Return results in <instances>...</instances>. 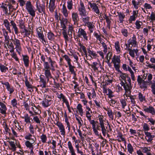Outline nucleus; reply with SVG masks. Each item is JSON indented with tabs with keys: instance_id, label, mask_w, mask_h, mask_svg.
Instances as JSON below:
<instances>
[{
	"instance_id": "obj_1",
	"label": "nucleus",
	"mask_w": 155,
	"mask_h": 155,
	"mask_svg": "<svg viewBox=\"0 0 155 155\" xmlns=\"http://www.w3.org/2000/svg\"><path fill=\"white\" fill-rule=\"evenodd\" d=\"M18 1L21 6L23 7L25 5L26 8L29 14L32 17L35 16V11L30 1H27L26 3L25 0H18Z\"/></svg>"
},
{
	"instance_id": "obj_2",
	"label": "nucleus",
	"mask_w": 155,
	"mask_h": 155,
	"mask_svg": "<svg viewBox=\"0 0 155 155\" xmlns=\"http://www.w3.org/2000/svg\"><path fill=\"white\" fill-rule=\"evenodd\" d=\"M78 10L79 15L82 17H86L88 14L86 11L84 3L82 2H80V6Z\"/></svg>"
},
{
	"instance_id": "obj_3",
	"label": "nucleus",
	"mask_w": 155,
	"mask_h": 155,
	"mask_svg": "<svg viewBox=\"0 0 155 155\" xmlns=\"http://www.w3.org/2000/svg\"><path fill=\"white\" fill-rule=\"evenodd\" d=\"M77 36L79 38H83L85 40H88V36L86 31L81 28L78 29Z\"/></svg>"
},
{
	"instance_id": "obj_4",
	"label": "nucleus",
	"mask_w": 155,
	"mask_h": 155,
	"mask_svg": "<svg viewBox=\"0 0 155 155\" xmlns=\"http://www.w3.org/2000/svg\"><path fill=\"white\" fill-rule=\"evenodd\" d=\"M55 0H50V2H46L47 7L49 9L50 11L51 12H53L55 9L56 6L55 5Z\"/></svg>"
},
{
	"instance_id": "obj_5",
	"label": "nucleus",
	"mask_w": 155,
	"mask_h": 155,
	"mask_svg": "<svg viewBox=\"0 0 155 155\" xmlns=\"http://www.w3.org/2000/svg\"><path fill=\"white\" fill-rule=\"evenodd\" d=\"M122 86H123L124 90L125 91V94H130L131 92L130 90L131 88V84H128L127 82H124L121 81L120 83Z\"/></svg>"
},
{
	"instance_id": "obj_6",
	"label": "nucleus",
	"mask_w": 155,
	"mask_h": 155,
	"mask_svg": "<svg viewBox=\"0 0 155 155\" xmlns=\"http://www.w3.org/2000/svg\"><path fill=\"white\" fill-rule=\"evenodd\" d=\"M72 19L74 22V25L77 27H78L79 16L77 13L73 12L72 13Z\"/></svg>"
},
{
	"instance_id": "obj_7",
	"label": "nucleus",
	"mask_w": 155,
	"mask_h": 155,
	"mask_svg": "<svg viewBox=\"0 0 155 155\" xmlns=\"http://www.w3.org/2000/svg\"><path fill=\"white\" fill-rule=\"evenodd\" d=\"M14 44L15 46V48L17 51L20 54V51H21V49L20 40L15 38L14 40Z\"/></svg>"
},
{
	"instance_id": "obj_8",
	"label": "nucleus",
	"mask_w": 155,
	"mask_h": 155,
	"mask_svg": "<svg viewBox=\"0 0 155 155\" xmlns=\"http://www.w3.org/2000/svg\"><path fill=\"white\" fill-rule=\"evenodd\" d=\"M88 3L91 8H92L93 11L95 12L97 14H99V10L98 9V8L96 3H92L90 2H89Z\"/></svg>"
},
{
	"instance_id": "obj_9",
	"label": "nucleus",
	"mask_w": 155,
	"mask_h": 155,
	"mask_svg": "<svg viewBox=\"0 0 155 155\" xmlns=\"http://www.w3.org/2000/svg\"><path fill=\"white\" fill-rule=\"evenodd\" d=\"M143 110L147 113H150L152 115H155V109L152 106H149L148 107H147L146 106H144Z\"/></svg>"
},
{
	"instance_id": "obj_10",
	"label": "nucleus",
	"mask_w": 155,
	"mask_h": 155,
	"mask_svg": "<svg viewBox=\"0 0 155 155\" xmlns=\"http://www.w3.org/2000/svg\"><path fill=\"white\" fill-rule=\"evenodd\" d=\"M92 68L94 71H98V69L100 68H102V66L100 63H98L97 62H93L92 64L91 65Z\"/></svg>"
},
{
	"instance_id": "obj_11",
	"label": "nucleus",
	"mask_w": 155,
	"mask_h": 155,
	"mask_svg": "<svg viewBox=\"0 0 155 155\" xmlns=\"http://www.w3.org/2000/svg\"><path fill=\"white\" fill-rule=\"evenodd\" d=\"M128 45L130 47V45H131V48H132L133 45H137L136 38V36L134 35L133 37L132 38V39H129L128 41Z\"/></svg>"
},
{
	"instance_id": "obj_12",
	"label": "nucleus",
	"mask_w": 155,
	"mask_h": 155,
	"mask_svg": "<svg viewBox=\"0 0 155 155\" xmlns=\"http://www.w3.org/2000/svg\"><path fill=\"white\" fill-rule=\"evenodd\" d=\"M57 125L58 127L61 134L62 135L64 136L65 135V131L64 127L63 124L61 123L58 122L57 124Z\"/></svg>"
},
{
	"instance_id": "obj_13",
	"label": "nucleus",
	"mask_w": 155,
	"mask_h": 155,
	"mask_svg": "<svg viewBox=\"0 0 155 155\" xmlns=\"http://www.w3.org/2000/svg\"><path fill=\"white\" fill-rule=\"evenodd\" d=\"M25 83L26 86L27 88L28 91L30 92H32L33 91V89H37V88L35 87L30 84L29 82L28 81L27 79L25 81Z\"/></svg>"
},
{
	"instance_id": "obj_14",
	"label": "nucleus",
	"mask_w": 155,
	"mask_h": 155,
	"mask_svg": "<svg viewBox=\"0 0 155 155\" xmlns=\"http://www.w3.org/2000/svg\"><path fill=\"white\" fill-rule=\"evenodd\" d=\"M0 106L1 107V108H0V113L2 114H6L7 108L5 105L3 103L0 101Z\"/></svg>"
},
{
	"instance_id": "obj_15",
	"label": "nucleus",
	"mask_w": 155,
	"mask_h": 155,
	"mask_svg": "<svg viewBox=\"0 0 155 155\" xmlns=\"http://www.w3.org/2000/svg\"><path fill=\"white\" fill-rule=\"evenodd\" d=\"M36 8L38 12L41 13L43 12H44L45 11V6L44 4H40L39 5L36 4Z\"/></svg>"
},
{
	"instance_id": "obj_16",
	"label": "nucleus",
	"mask_w": 155,
	"mask_h": 155,
	"mask_svg": "<svg viewBox=\"0 0 155 155\" xmlns=\"http://www.w3.org/2000/svg\"><path fill=\"white\" fill-rule=\"evenodd\" d=\"M44 71H45V74L46 78H47V82L49 81L50 79H52V78H53L51 75L50 72V70H44Z\"/></svg>"
},
{
	"instance_id": "obj_17",
	"label": "nucleus",
	"mask_w": 155,
	"mask_h": 155,
	"mask_svg": "<svg viewBox=\"0 0 155 155\" xmlns=\"http://www.w3.org/2000/svg\"><path fill=\"white\" fill-rule=\"evenodd\" d=\"M23 60L24 62V64L26 67H28L29 66V57L27 55H22Z\"/></svg>"
},
{
	"instance_id": "obj_18",
	"label": "nucleus",
	"mask_w": 155,
	"mask_h": 155,
	"mask_svg": "<svg viewBox=\"0 0 155 155\" xmlns=\"http://www.w3.org/2000/svg\"><path fill=\"white\" fill-rule=\"evenodd\" d=\"M101 128V131L103 135L105 136L106 134L108 132V130H107V126L105 127L104 125V123L99 124Z\"/></svg>"
},
{
	"instance_id": "obj_19",
	"label": "nucleus",
	"mask_w": 155,
	"mask_h": 155,
	"mask_svg": "<svg viewBox=\"0 0 155 155\" xmlns=\"http://www.w3.org/2000/svg\"><path fill=\"white\" fill-rule=\"evenodd\" d=\"M25 138L28 140H32L31 142L32 143H34L36 140L35 137L30 134L26 135L25 137Z\"/></svg>"
},
{
	"instance_id": "obj_20",
	"label": "nucleus",
	"mask_w": 155,
	"mask_h": 155,
	"mask_svg": "<svg viewBox=\"0 0 155 155\" xmlns=\"http://www.w3.org/2000/svg\"><path fill=\"white\" fill-rule=\"evenodd\" d=\"M68 147L71 153V155H76L74 148L70 141L68 142Z\"/></svg>"
},
{
	"instance_id": "obj_21",
	"label": "nucleus",
	"mask_w": 155,
	"mask_h": 155,
	"mask_svg": "<svg viewBox=\"0 0 155 155\" xmlns=\"http://www.w3.org/2000/svg\"><path fill=\"white\" fill-rule=\"evenodd\" d=\"M120 73L121 74L120 76V80L121 81H123V80L124 81V82H126L127 80L126 79L127 78V77H128L127 74L123 73L121 71H120Z\"/></svg>"
},
{
	"instance_id": "obj_22",
	"label": "nucleus",
	"mask_w": 155,
	"mask_h": 155,
	"mask_svg": "<svg viewBox=\"0 0 155 155\" xmlns=\"http://www.w3.org/2000/svg\"><path fill=\"white\" fill-rule=\"evenodd\" d=\"M2 84L5 85L6 86L7 90L10 92V94H11L14 91L13 89V88L10 87L9 84L8 82H5L2 83Z\"/></svg>"
},
{
	"instance_id": "obj_23",
	"label": "nucleus",
	"mask_w": 155,
	"mask_h": 155,
	"mask_svg": "<svg viewBox=\"0 0 155 155\" xmlns=\"http://www.w3.org/2000/svg\"><path fill=\"white\" fill-rule=\"evenodd\" d=\"M51 101V99H45L44 100L42 101V104L43 106L45 107H47L50 105V102Z\"/></svg>"
},
{
	"instance_id": "obj_24",
	"label": "nucleus",
	"mask_w": 155,
	"mask_h": 155,
	"mask_svg": "<svg viewBox=\"0 0 155 155\" xmlns=\"http://www.w3.org/2000/svg\"><path fill=\"white\" fill-rule=\"evenodd\" d=\"M145 134L146 135V137L148 138V139L146 138L147 141L148 142H150L152 140V138L154 137V136L152 135L150 133L147 132H145Z\"/></svg>"
},
{
	"instance_id": "obj_25",
	"label": "nucleus",
	"mask_w": 155,
	"mask_h": 155,
	"mask_svg": "<svg viewBox=\"0 0 155 155\" xmlns=\"http://www.w3.org/2000/svg\"><path fill=\"white\" fill-rule=\"evenodd\" d=\"M148 83V82L147 81H144L140 84H139L140 87L141 89H147V87Z\"/></svg>"
},
{
	"instance_id": "obj_26",
	"label": "nucleus",
	"mask_w": 155,
	"mask_h": 155,
	"mask_svg": "<svg viewBox=\"0 0 155 155\" xmlns=\"http://www.w3.org/2000/svg\"><path fill=\"white\" fill-rule=\"evenodd\" d=\"M10 23L11 25L12 26L13 28L14 29L15 34H18V28L16 26V24L12 20L11 21Z\"/></svg>"
},
{
	"instance_id": "obj_27",
	"label": "nucleus",
	"mask_w": 155,
	"mask_h": 155,
	"mask_svg": "<svg viewBox=\"0 0 155 155\" xmlns=\"http://www.w3.org/2000/svg\"><path fill=\"white\" fill-rule=\"evenodd\" d=\"M112 61L114 64H119L120 62V59L118 56L114 55L113 57Z\"/></svg>"
},
{
	"instance_id": "obj_28",
	"label": "nucleus",
	"mask_w": 155,
	"mask_h": 155,
	"mask_svg": "<svg viewBox=\"0 0 155 155\" xmlns=\"http://www.w3.org/2000/svg\"><path fill=\"white\" fill-rule=\"evenodd\" d=\"M4 24L5 26L6 27L7 30L9 31L10 33H11V31L9 26L10 24L8 21L7 19H5L4 20Z\"/></svg>"
},
{
	"instance_id": "obj_29",
	"label": "nucleus",
	"mask_w": 155,
	"mask_h": 155,
	"mask_svg": "<svg viewBox=\"0 0 155 155\" xmlns=\"http://www.w3.org/2000/svg\"><path fill=\"white\" fill-rule=\"evenodd\" d=\"M62 10V13L65 17H68V13L65 5H63Z\"/></svg>"
},
{
	"instance_id": "obj_30",
	"label": "nucleus",
	"mask_w": 155,
	"mask_h": 155,
	"mask_svg": "<svg viewBox=\"0 0 155 155\" xmlns=\"http://www.w3.org/2000/svg\"><path fill=\"white\" fill-rule=\"evenodd\" d=\"M117 13L118 14L117 15L119 17V20L120 21V22L122 23L124 21L123 19L125 17V15L124 14L121 12H117Z\"/></svg>"
},
{
	"instance_id": "obj_31",
	"label": "nucleus",
	"mask_w": 155,
	"mask_h": 155,
	"mask_svg": "<svg viewBox=\"0 0 155 155\" xmlns=\"http://www.w3.org/2000/svg\"><path fill=\"white\" fill-rule=\"evenodd\" d=\"M69 66V71L72 74H75V72L74 71V69L75 67L71 65V64H68Z\"/></svg>"
},
{
	"instance_id": "obj_32",
	"label": "nucleus",
	"mask_w": 155,
	"mask_h": 155,
	"mask_svg": "<svg viewBox=\"0 0 155 155\" xmlns=\"http://www.w3.org/2000/svg\"><path fill=\"white\" fill-rule=\"evenodd\" d=\"M125 95L127 97H129L131 99V103L133 104V106H134L135 104V98H134V96L132 95H130V94H126V93L125 94Z\"/></svg>"
},
{
	"instance_id": "obj_33",
	"label": "nucleus",
	"mask_w": 155,
	"mask_h": 155,
	"mask_svg": "<svg viewBox=\"0 0 155 155\" xmlns=\"http://www.w3.org/2000/svg\"><path fill=\"white\" fill-rule=\"evenodd\" d=\"M8 5L3 3L2 4V5L0 7L3 9V11L5 12V14H7L8 13V9L7 8Z\"/></svg>"
},
{
	"instance_id": "obj_34",
	"label": "nucleus",
	"mask_w": 155,
	"mask_h": 155,
	"mask_svg": "<svg viewBox=\"0 0 155 155\" xmlns=\"http://www.w3.org/2000/svg\"><path fill=\"white\" fill-rule=\"evenodd\" d=\"M142 150V152L143 153H147L149 152L150 151V147H143L141 148Z\"/></svg>"
},
{
	"instance_id": "obj_35",
	"label": "nucleus",
	"mask_w": 155,
	"mask_h": 155,
	"mask_svg": "<svg viewBox=\"0 0 155 155\" xmlns=\"http://www.w3.org/2000/svg\"><path fill=\"white\" fill-rule=\"evenodd\" d=\"M31 143L29 141L27 140L25 142V145L26 147L30 149L33 148V143Z\"/></svg>"
},
{
	"instance_id": "obj_36",
	"label": "nucleus",
	"mask_w": 155,
	"mask_h": 155,
	"mask_svg": "<svg viewBox=\"0 0 155 155\" xmlns=\"http://www.w3.org/2000/svg\"><path fill=\"white\" fill-rule=\"evenodd\" d=\"M8 142L9 143L11 147V149L13 151H15L16 150V147L15 146L14 142L13 141H8Z\"/></svg>"
},
{
	"instance_id": "obj_37",
	"label": "nucleus",
	"mask_w": 155,
	"mask_h": 155,
	"mask_svg": "<svg viewBox=\"0 0 155 155\" xmlns=\"http://www.w3.org/2000/svg\"><path fill=\"white\" fill-rule=\"evenodd\" d=\"M77 109L78 110V111L80 113V115L82 116H83V112L82 108V106L81 105L79 104L77 106Z\"/></svg>"
},
{
	"instance_id": "obj_38",
	"label": "nucleus",
	"mask_w": 155,
	"mask_h": 155,
	"mask_svg": "<svg viewBox=\"0 0 155 155\" xmlns=\"http://www.w3.org/2000/svg\"><path fill=\"white\" fill-rule=\"evenodd\" d=\"M40 82L43 84L40 85L41 87L43 88H45L46 87V81L45 80L41 77L40 78Z\"/></svg>"
},
{
	"instance_id": "obj_39",
	"label": "nucleus",
	"mask_w": 155,
	"mask_h": 155,
	"mask_svg": "<svg viewBox=\"0 0 155 155\" xmlns=\"http://www.w3.org/2000/svg\"><path fill=\"white\" fill-rule=\"evenodd\" d=\"M19 26L20 28L21 29H23V28H24L25 26V23L23 20L22 19H21L19 21Z\"/></svg>"
},
{
	"instance_id": "obj_40",
	"label": "nucleus",
	"mask_w": 155,
	"mask_h": 155,
	"mask_svg": "<svg viewBox=\"0 0 155 155\" xmlns=\"http://www.w3.org/2000/svg\"><path fill=\"white\" fill-rule=\"evenodd\" d=\"M150 84H151V91L153 94L155 95V81H153V83L150 81Z\"/></svg>"
},
{
	"instance_id": "obj_41",
	"label": "nucleus",
	"mask_w": 155,
	"mask_h": 155,
	"mask_svg": "<svg viewBox=\"0 0 155 155\" xmlns=\"http://www.w3.org/2000/svg\"><path fill=\"white\" fill-rule=\"evenodd\" d=\"M0 69L1 71L2 72H5L8 69L7 67H5L1 64H0Z\"/></svg>"
},
{
	"instance_id": "obj_42",
	"label": "nucleus",
	"mask_w": 155,
	"mask_h": 155,
	"mask_svg": "<svg viewBox=\"0 0 155 155\" xmlns=\"http://www.w3.org/2000/svg\"><path fill=\"white\" fill-rule=\"evenodd\" d=\"M22 118L25 119V121L26 123H31L30 118L28 114L25 115L24 117H22Z\"/></svg>"
},
{
	"instance_id": "obj_43",
	"label": "nucleus",
	"mask_w": 155,
	"mask_h": 155,
	"mask_svg": "<svg viewBox=\"0 0 155 155\" xmlns=\"http://www.w3.org/2000/svg\"><path fill=\"white\" fill-rule=\"evenodd\" d=\"M67 8L68 10H71L73 8V2L72 0L67 2Z\"/></svg>"
},
{
	"instance_id": "obj_44",
	"label": "nucleus",
	"mask_w": 155,
	"mask_h": 155,
	"mask_svg": "<svg viewBox=\"0 0 155 155\" xmlns=\"http://www.w3.org/2000/svg\"><path fill=\"white\" fill-rule=\"evenodd\" d=\"M128 151L130 153L132 154L134 151V149L130 143H129L127 146Z\"/></svg>"
},
{
	"instance_id": "obj_45",
	"label": "nucleus",
	"mask_w": 155,
	"mask_h": 155,
	"mask_svg": "<svg viewBox=\"0 0 155 155\" xmlns=\"http://www.w3.org/2000/svg\"><path fill=\"white\" fill-rule=\"evenodd\" d=\"M138 98L140 101L141 102L146 100L145 97L143 96L140 92L138 94Z\"/></svg>"
},
{
	"instance_id": "obj_46",
	"label": "nucleus",
	"mask_w": 155,
	"mask_h": 155,
	"mask_svg": "<svg viewBox=\"0 0 155 155\" xmlns=\"http://www.w3.org/2000/svg\"><path fill=\"white\" fill-rule=\"evenodd\" d=\"M142 22L140 21H137L135 22V25L137 29H139L140 28Z\"/></svg>"
},
{
	"instance_id": "obj_47",
	"label": "nucleus",
	"mask_w": 155,
	"mask_h": 155,
	"mask_svg": "<svg viewBox=\"0 0 155 155\" xmlns=\"http://www.w3.org/2000/svg\"><path fill=\"white\" fill-rule=\"evenodd\" d=\"M62 34L65 41H68V37L66 32V30H64L63 31Z\"/></svg>"
},
{
	"instance_id": "obj_48",
	"label": "nucleus",
	"mask_w": 155,
	"mask_h": 155,
	"mask_svg": "<svg viewBox=\"0 0 155 155\" xmlns=\"http://www.w3.org/2000/svg\"><path fill=\"white\" fill-rule=\"evenodd\" d=\"M8 47L10 49L9 51L10 52L12 53L14 52L15 48H14L12 42H11L10 44L8 45Z\"/></svg>"
},
{
	"instance_id": "obj_49",
	"label": "nucleus",
	"mask_w": 155,
	"mask_h": 155,
	"mask_svg": "<svg viewBox=\"0 0 155 155\" xmlns=\"http://www.w3.org/2000/svg\"><path fill=\"white\" fill-rule=\"evenodd\" d=\"M48 37V39L50 40H53L54 38V35L52 32H48L47 34Z\"/></svg>"
},
{
	"instance_id": "obj_50",
	"label": "nucleus",
	"mask_w": 155,
	"mask_h": 155,
	"mask_svg": "<svg viewBox=\"0 0 155 155\" xmlns=\"http://www.w3.org/2000/svg\"><path fill=\"white\" fill-rule=\"evenodd\" d=\"M40 138L41 139V141L42 143H45L46 142L47 137L45 135L43 134L41 136Z\"/></svg>"
},
{
	"instance_id": "obj_51",
	"label": "nucleus",
	"mask_w": 155,
	"mask_h": 155,
	"mask_svg": "<svg viewBox=\"0 0 155 155\" xmlns=\"http://www.w3.org/2000/svg\"><path fill=\"white\" fill-rule=\"evenodd\" d=\"M63 57V58H64L65 60L67 61L68 64H71V60L68 55L65 54L64 55Z\"/></svg>"
},
{
	"instance_id": "obj_52",
	"label": "nucleus",
	"mask_w": 155,
	"mask_h": 155,
	"mask_svg": "<svg viewBox=\"0 0 155 155\" xmlns=\"http://www.w3.org/2000/svg\"><path fill=\"white\" fill-rule=\"evenodd\" d=\"M143 128L145 133V132H147V131L150 130V128L148 125L146 123H144L143 124Z\"/></svg>"
},
{
	"instance_id": "obj_53",
	"label": "nucleus",
	"mask_w": 155,
	"mask_h": 155,
	"mask_svg": "<svg viewBox=\"0 0 155 155\" xmlns=\"http://www.w3.org/2000/svg\"><path fill=\"white\" fill-rule=\"evenodd\" d=\"M38 37L41 39L42 41H44L45 42V41L44 38V36L43 33V32L41 33H40L38 34Z\"/></svg>"
},
{
	"instance_id": "obj_54",
	"label": "nucleus",
	"mask_w": 155,
	"mask_h": 155,
	"mask_svg": "<svg viewBox=\"0 0 155 155\" xmlns=\"http://www.w3.org/2000/svg\"><path fill=\"white\" fill-rule=\"evenodd\" d=\"M3 35L5 37V41H8L9 40V37L8 35L7 31H5L3 33Z\"/></svg>"
},
{
	"instance_id": "obj_55",
	"label": "nucleus",
	"mask_w": 155,
	"mask_h": 155,
	"mask_svg": "<svg viewBox=\"0 0 155 155\" xmlns=\"http://www.w3.org/2000/svg\"><path fill=\"white\" fill-rule=\"evenodd\" d=\"M132 2L134 5V7L136 9H137L138 8V5H139V2H136L135 0H134L132 1Z\"/></svg>"
},
{
	"instance_id": "obj_56",
	"label": "nucleus",
	"mask_w": 155,
	"mask_h": 155,
	"mask_svg": "<svg viewBox=\"0 0 155 155\" xmlns=\"http://www.w3.org/2000/svg\"><path fill=\"white\" fill-rule=\"evenodd\" d=\"M44 70H50L51 68L50 66L48 64V63L47 62H44Z\"/></svg>"
},
{
	"instance_id": "obj_57",
	"label": "nucleus",
	"mask_w": 155,
	"mask_h": 155,
	"mask_svg": "<svg viewBox=\"0 0 155 155\" xmlns=\"http://www.w3.org/2000/svg\"><path fill=\"white\" fill-rule=\"evenodd\" d=\"M113 113L112 111L111 110H109L107 111L108 115L112 120H113L114 119V116L113 115Z\"/></svg>"
},
{
	"instance_id": "obj_58",
	"label": "nucleus",
	"mask_w": 155,
	"mask_h": 155,
	"mask_svg": "<svg viewBox=\"0 0 155 155\" xmlns=\"http://www.w3.org/2000/svg\"><path fill=\"white\" fill-rule=\"evenodd\" d=\"M90 19V17L88 16H87L86 17H83L82 18V21H83L84 22V23H85V25L87 24V23H88L89 22Z\"/></svg>"
},
{
	"instance_id": "obj_59",
	"label": "nucleus",
	"mask_w": 155,
	"mask_h": 155,
	"mask_svg": "<svg viewBox=\"0 0 155 155\" xmlns=\"http://www.w3.org/2000/svg\"><path fill=\"white\" fill-rule=\"evenodd\" d=\"M121 32L123 35L126 37L128 36L127 31L125 29H122L121 30Z\"/></svg>"
},
{
	"instance_id": "obj_60",
	"label": "nucleus",
	"mask_w": 155,
	"mask_h": 155,
	"mask_svg": "<svg viewBox=\"0 0 155 155\" xmlns=\"http://www.w3.org/2000/svg\"><path fill=\"white\" fill-rule=\"evenodd\" d=\"M144 81L142 78L141 77L140 75H138L137 76V81L138 82V84L139 85L142 82Z\"/></svg>"
},
{
	"instance_id": "obj_61",
	"label": "nucleus",
	"mask_w": 155,
	"mask_h": 155,
	"mask_svg": "<svg viewBox=\"0 0 155 155\" xmlns=\"http://www.w3.org/2000/svg\"><path fill=\"white\" fill-rule=\"evenodd\" d=\"M17 102L15 99H14L11 101V104L13 107H17L16 105L17 104Z\"/></svg>"
},
{
	"instance_id": "obj_62",
	"label": "nucleus",
	"mask_w": 155,
	"mask_h": 155,
	"mask_svg": "<svg viewBox=\"0 0 155 155\" xmlns=\"http://www.w3.org/2000/svg\"><path fill=\"white\" fill-rule=\"evenodd\" d=\"M147 66L150 68H153L155 70V65L150 64L148 61H146Z\"/></svg>"
},
{
	"instance_id": "obj_63",
	"label": "nucleus",
	"mask_w": 155,
	"mask_h": 155,
	"mask_svg": "<svg viewBox=\"0 0 155 155\" xmlns=\"http://www.w3.org/2000/svg\"><path fill=\"white\" fill-rule=\"evenodd\" d=\"M112 51L110 50H109L108 51V52L106 58H109V59H110L111 57L112 56Z\"/></svg>"
},
{
	"instance_id": "obj_64",
	"label": "nucleus",
	"mask_w": 155,
	"mask_h": 155,
	"mask_svg": "<svg viewBox=\"0 0 155 155\" xmlns=\"http://www.w3.org/2000/svg\"><path fill=\"white\" fill-rule=\"evenodd\" d=\"M120 102L122 104V108H124L127 105L126 101L124 99H121L120 100Z\"/></svg>"
}]
</instances>
